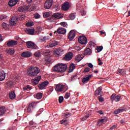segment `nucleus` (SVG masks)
<instances>
[{"instance_id":"25","label":"nucleus","mask_w":130,"mask_h":130,"mask_svg":"<svg viewBox=\"0 0 130 130\" xmlns=\"http://www.w3.org/2000/svg\"><path fill=\"white\" fill-rule=\"evenodd\" d=\"M126 71H125L123 69H118L117 70V74L118 75H120V76H124L125 75V73Z\"/></svg>"},{"instance_id":"26","label":"nucleus","mask_w":130,"mask_h":130,"mask_svg":"<svg viewBox=\"0 0 130 130\" xmlns=\"http://www.w3.org/2000/svg\"><path fill=\"white\" fill-rule=\"evenodd\" d=\"M17 3H18V0H10L8 5L10 7H14L17 5Z\"/></svg>"},{"instance_id":"18","label":"nucleus","mask_w":130,"mask_h":130,"mask_svg":"<svg viewBox=\"0 0 130 130\" xmlns=\"http://www.w3.org/2000/svg\"><path fill=\"white\" fill-rule=\"evenodd\" d=\"M11 26H15L17 24V18L13 17L9 21Z\"/></svg>"},{"instance_id":"42","label":"nucleus","mask_w":130,"mask_h":130,"mask_svg":"<svg viewBox=\"0 0 130 130\" xmlns=\"http://www.w3.org/2000/svg\"><path fill=\"white\" fill-rule=\"evenodd\" d=\"M2 27L4 28V29H7V28H9V24H7L6 23L3 22L2 23Z\"/></svg>"},{"instance_id":"32","label":"nucleus","mask_w":130,"mask_h":130,"mask_svg":"<svg viewBox=\"0 0 130 130\" xmlns=\"http://www.w3.org/2000/svg\"><path fill=\"white\" fill-rule=\"evenodd\" d=\"M5 112H6V108L4 106L0 107V115L3 116L5 114Z\"/></svg>"},{"instance_id":"11","label":"nucleus","mask_w":130,"mask_h":130,"mask_svg":"<svg viewBox=\"0 0 130 130\" xmlns=\"http://www.w3.org/2000/svg\"><path fill=\"white\" fill-rule=\"evenodd\" d=\"M26 32L28 35H34L35 34V29L33 27L27 28Z\"/></svg>"},{"instance_id":"28","label":"nucleus","mask_w":130,"mask_h":130,"mask_svg":"<svg viewBox=\"0 0 130 130\" xmlns=\"http://www.w3.org/2000/svg\"><path fill=\"white\" fill-rule=\"evenodd\" d=\"M35 98L38 99V100L41 99L42 98V96H43V93H38L37 94H34Z\"/></svg>"},{"instance_id":"12","label":"nucleus","mask_w":130,"mask_h":130,"mask_svg":"<svg viewBox=\"0 0 130 130\" xmlns=\"http://www.w3.org/2000/svg\"><path fill=\"white\" fill-rule=\"evenodd\" d=\"M76 36V32L74 31V30H72L70 31L69 35H68V38L70 41L73 40L74 38H75V37Z\"/></svg>"},{"instance_id":"2","label":"nucleus","mask_w":130,"mask_h":130,"mask_svg":"<svg viewBox=\"0 0 130 130\" xmlns=\"http://www.w3.org/2000/svg\"><path fill=\"white\" fill-rule=\"evenodd\" d=\"M40 73V69L38 67H32L28 70V75L30 77H35Z\"/></svg>"},{"instance_id":"39","label":"nucleus","mask_w":130,"mask_h":130,"mask_svg":"<svg viewBox=\"0 0 130 130\" xmlns=\"http://www.w3.org/2000/svg\"><path fill=\"white\" fill-rule=\"evenodd\" d=\"M32 89V87L30 85H27L26 86L23 87L24 91H30Z\"/></svg>"},{"instance_id":"5","label":"nucleus","mask_w":130,"mask_h":130,"mask_svg":"<svg viewBox=\"0 0 130 130\" xmlns=\"http://www.w3.org/2000/svg\"><path fill=\"white\" fill-rule=\"evenodd\" d=\"M78 42L81 44H87L88 40L85 36H81L78 38Z\"/></svg>"},{"instance_id":"58","label":"nucleus","mask_w":130,"mask_h":130,"mask_svg":"<svg viewBox=\"0 0 130 130\" xmlns=\"http://www.w3.org/2000/svg\"><path fill=\"white\" fill-rule=\"evenodd\" d=\"M6 18H8V17H7L6 15L0 16V20H4V19H6Z\"/></svg>"},{"instance_id":"55","label":"nucleus","mask_w":130,"mask_h":130,"mask_svg":"<svg viewBox=\"0 0 130 130\" xmlns=\"http://www.w3.org/2000/svg\"><path fill=\"white\" fill-rule=\"evenodd\" d=\"M98 61H99V66H102V64H103V62H102V60L101 59L99 58Z\"/></svg>"},{"instance_id":"10","label":"nucleus","mask_w":130,"mask_h":130,"mask_svg":"<svg viewBox=\"0 0 130 130\" xmlns=\"http://www.w3.org/2000/svg\"><path fill=\"white\" fill-rule=\"evenodd\" d=\"M58 33V34H66L67 29L64 28L59 27L57 29V31L54 32V34Z\"/></svg>"},{"instance_id":"15","label":"nucleus","mask_w":130,"mask_h":130,"mask_svg":"<svg viewBox=\"0 0 130 130\" xmlns=\"http://www.w3.org/2000/svg\"><path fill=\"white\" fill-rule=\"evenodd\" d=\"M73 58V53L69 52L67 54H66L64 57V60H71Z\"/></svg>"},{"instance_id":"9","label":"nucleus","mask_w":130,"mask_h":130,"mask_svg":"<svg viewBox=\"0 0 130 130\" xmlns=\"http://www.w3.org/2000/svg\"><path fill=\"white\" fill-rule=\"evenodd\" d=\"M64 85L63 84H58L56 85L55 90L57 92H62V91L64 90Z\"/></svg>"},{"instance_id":"33","label":"nucleus","mask_w":130,"mask_h":130,"mask_svg":"<svg viewBox=\"0 0 130 130\" xmlns=\"http://www.w3.org/2000/svg\"><path fill=\"white\" fill-rule=\"evenodd\" d=\"M58 44V42L56 41H52L50 44H49V46L50 47H54V46H56Z\"/></svg>"},{"instance_id":"6","label":"nucleus","mask_w":130,"mask_h":130,"mask_svg":"<svg viewBox=\"0 0 130 130\" xmlns=\"http://www.w3.org/2000/svg\"><path fill=\"white\" fill-rule=\"evenodd\" d=\"M52 4H53V0H47L45 2L44 8L47 10H49L52 6Z\"/></svg>"},{"instance_id":"46","label":"nucleus","mask_w":130,"mask_h":130,"mask_svg":"<svg viewBox=\"0 0 130 130\" xmlns=\"http://www.w3.org/2000/svg\"><path fill=\"white\" fill-rule=\"evenodd\" d=\"M34 25V23L33 22H28L26 24V26L27 27H32Z\"/></svg>"},{"instance_id":"35","label":"nucleus","mask_w":130,"mask_h":130,"mask_svg":"<svg viewBox=\"0 0 130 130\" xmlns=\"http://www.w3.org/2000/svg\"><path fill=\"white\" fill-rule=\"evenodd\" d=\"M106 122V119H100V120L98 122V125L100 126L103 123H105Z\"/></svg>"},{"instance_id":"21","label":"nucleus","mask_w":130,"mask_h":130,"mask_svg":"<svg viewBox=\"0 0 130 130\" xmlns=\"http://www.w3.org/2000/svg\"><path fill=\"white\" fill-rule=\"evenodd\" d=\"M92 53V50H91L89 48H87L84 50V56L85 55H91V54Z\"/></svg>"},{"instance_id":"36","label":"nucleus","mask_w":130,"mask_h":130,"mask_svg":"<svg viewBox=\"0 0 130 130\" xmlns=\"http://www.w3.org/2000/svg\"><path fill=\"white\" fill-rule=\"evenodd\" d=\"M61 124H63L64 125H68V123H69V121L67 119H63L60 121Z\"/></svg>"},{"instance_id":"24","label":"nucleus","mask_w":130,"mask_h":130,"mask_svg":"<svg viewBox=\"0 0 130 130\" xmlns=\"http://www.w3.org/2000/svg\"><path fill=\"white\" fill-rule=\"evenodd\" d=\"M6 79V73L5 71H0V81H4Z\"/></svg>"},{"instance_id":"34","label":"nucleus","mask_w":130,"mask_h":130,"mask_svg":"<svg viewBox=\"0 0 130 130\" xmlns=\"http://www.w3.org/2000/svg\"><path fill=\"white\" fill-rule=\"evenodd\" d=\"M124 111V109H117L114 111V114H119V113H121V112H123Z\"/></svg>"},{"instance_id":"63","label":"nucleus","mask_w":130,"mask_h":130,"mask_svg":"<svg viewBox=\"0 0 130 130\" xmlns=\"http://www.w3.org/2000/svg\"><path fill=\"white\" fill-rule=\"evenodd\" d=\"M39 112H40V113H42V112H43V108L40 109Z\"/></svg>"},{"instance_id":"56","label":"nucleus","mask_w":130,"mask_h":130,"mask_svg":"<svg viewBox=\"0 0 130 130\" xmlns=\"http://www.w3.org/2000/svg\"><path fill=\"white\" fill-rule=\"evenodd\" d=\"M60 25H61V26H62L63 27H67V22H62L60 23Z\"/></svg>"},{"instance_id":"13","label":"nucleus","mask_w":130,"mask_h":130,"mask_svg":"<svg viewBox=\"0 0 130 130\" xmlns=\"http://www.w3.org/2000/svg\"><path fill=\"white\" fill-rule=\"evenodd\" d=\"M40 80H41V76H40L32 79L31 82L34 86H36V85L39 83Z\"/></svg>"},{"instance_id":"50","label":"nucleus","mask_w":130,"mask_h":130,"mask_svg":"<svg viewBox=\"0 0 130 130\" xmlns=\"http://www.w3.org/2000/svg\"><path fill=\"white\" fill-rule=\"evenodd\" d=\"M90 71H91V69H90V68H89L88 67L86 68L84 71H83V73H89V72H90Z\"/></svg>"},{"instance_id":"51","label":"nucleus","mask_w":130,"mask_h":130,"mask_svg":"<svg viewBox=\"0 0 130 130\" xmlns=\"http://www.w3.org/2000/svg\"><path fill=\"white\" fill-rule=\"evenodd\" d=\"M59 103H62L63 101V96H60L59 97Z\"/></svg>"},{"instance_id":"23","label":"nucleus","mask_w":130,"mask_h":130,"mask_svg":"<svg viewBox=\"0 0 130 130\" xmlns=\"http://www.w3.org/2000/svg\"><path fill=\"white\" fill-rule=\"evenodd\" d=\"M31 55L32 54L30 52L26 51L23 52L21 54V56H22V57H30V56H31Z\"/></svg>"},{"instance_id":"4","label":"nucleus","mask_w":130,"mask_h":130,"mask_svg":"<svg viewBox=\"0 0 130 130\" xmlns=\"http://www.w3.org/2000/svg\"><path fill=\"white\" fill-rule=\"evenodd\" d=\"M36 105H37V103L35 102H31L25 110H26L27 112H32L36 107Z\"/></svg>"},{"instance_id":"7","label":"nucleus","mask_w":130,"mask_h":130,"mask_svg":"<svg viewBox=\"0 0 130 130\" xmlns=\"http://www.w3.org/2000/svg\"><path fill=\"white\" fill-rule=\"evenodd\" d=\"M26 46L28 48H31L32 49H37V46L35 43L31 41H28L26 42Z\"/></svg>"},{"instance_id":"22","label":"nucleus","mask_w":130,"mask_h":130,"mask_svg":"<svg viewBox=\"0 0 130 130\" xmlns=\"http://www.w3.org/2000/svg\"><path fill=\"white\" fill-rule=\"evenodd\" d=\"M52 18L54 20L55 19H61V15L58 13H54L52 15Z\"/></svg>"},{"instance_id":"38","label":"nucleus","mask_w":130,"mask_h":130,"mask_svg":"<svg viewBox=\"0 0 130 130\" xmlns=\"http://www.w3.org/2000/svg\"><path fill=\"white\" fill-rule=\"evenodd\" d=\"M120 98H121V96L120 95V94L116 95L115 96V100H114V101H115V102H118L119 100H120Z\"/></svg>"},{"instance_id":"53","label":"nucleus","mask_w":130,"mask_h":130,"mask_svg":"<svg viewBox=\"0 0 130 130\" xmlns=\"http://www.w3.org/2000/svg\"><path fill=\"white\" fill-rule=\"evenodd\" d=\"M82 48L80 46H75L74 47V49H75V50H77V51H80V50H81V49H82Z\"/></svg>"},{"instance_id":"45","label":"nucleus","mask_w":130,"mask_h":130,"mask_svg":"<svg viewBox=\"0 0 130 130\" xmlns=\"http://www.w3.org/2000/svg\"><path fill=\"white\" fill-rule=\"evenodd\" d=\"M69 18L71 20H74L76 18V15L74 13H72L69 15Z\"/></svg>"},{"instance_id":"59","label":"nucleus","mask_w":130,"mask_h":130,"mask_svg":"<svg viewBox=\"0 0 130 130\" xmlns=\"http://www.w3.org/2000/svg\"><path fill=\"white\" fill-rule=\"evenodd\" d=\"M77 75L75 74L74 75H73L72 76L71 81H73V80H76L77 79Z\"/></svg>"},{"instance_id":"48","label":"nucleus","mask_w":130,"mask_h":130,"mask_svg":"<svg viewBox=\"0 0 130 130\" xmlns=\"http://www.w3.org/2000/svg\"><path fill=\"white\" fill-rule=\"evenodd\" d=\"M71 96V93L69 92H66L65 94L64 98L65 99H69L70 97Z\"/></svg>"},{"instance_id":"57","label":"nucleus","mask_w":130,"mask_h":130,"mask_svg":"<svg viewBox=\"0 0 130 130\" xmlns=\"http://www.w3.org/2000/svg\"><path fill=\"white\" fill-rule=\"evenodd\" d=\"M90 117V115L89 114H86L85 115V116H84L83 118H82V120H86V119H87V118H88V117Z\"/></svg>"},{"instance_id":"31","label":"nucleus","mask_w":130,"mask_h":130,"mask_svg":"<svg viewBox=\"0 0 130 130\" xmlns=\"http://www.w3.org/2000/svg\"><path fill=\"white\" fill-rule=\"evenodd\" d=\"M76 69V66H75V64L72 63L69 66V73H72L73 71H74Z\"/></svg>"},{"instance_id":"52","label":"nucleus","mask_w":130,"mask_h":130,"mask_svg":"<svg viewBox=\"0 0 130 130\" xmlns=\"http://www.w3.org/2000/svg\"><path fill=\"white\" fill-rule=\"evenodd\" d=\"M99 101L100 102H103V101H104V98H102V95L99 96Z\"/></svg>"},{"instance_id":"49","label":"nucleus","mask_w":130,"mask_h":130,"mask_svg":"<svg viewBox=\"0 0 130 130\" xmlns=\"http://www.w3.org/2000/svg\"><path fill=\"white\" fill-rule=\"evenodd\" d=\"M71 115H72V113H70L69 112H67L64 114V117H67V118L71 116Z\"/></svg>"},{"instance_id":"8","label":"nucleus","mask_w":130,"mask_h":130,"mask_svg":"<svg viewBox=\"0 0 130 130\" xmlns=\"http://www.w3.org/2000/svg\"><path fill=\"white\" fill-rule=\"evenodd\" d=\"M49 83L47 81H45L42 82L41 84L38 85V88L40 90H44L45 89V87H46Z\"/></svg>"},{"instance_id":"14","label":"nucleus","mask_w":130,"mask_h":130,"mask_svg":"<svg viewBox=\"0 0 130 130\" xmlns=\"http://www.w3.org/2000/svg\"><path fill=\"white\" fill-rule=\"evenodd\" d=\"M92 78V75H87L85 76L84 78L82 79V83L83 84H86V83H88L89 81H90V79Z\"/></svg>"},{"instance_id":"43","label":"nucleus","mask_w":130,"mask_h":130,"mask_svg":"<svg viewBox=\"0 0 130 130\" xmlns=\"http://www.w3.org/2000/svg\"><path fill=\"white\" fill-rule=\"evenodd\" d=\"M35 56H36V57H41V53L39 51L36 52L35 53Z\"/></svg>"},{"instance_id":"27","label":"nucleus","mask_w":130,"mask_h":130,"mask_svg":"<svg viewBox=\"0 0 130 130\" xmlns=\"http://www.w3.org/2000/svg\"><path fill=\"white\" fill-rule=\"evenodd\" d=\"M9 98L12 100H14L16 98V93L14 91H12L9 93Z\"/></svg>"},{"instance_id":"62","label":"nucleus","mask_w":130,"mask_h":130,"mask_svg":"<svg viewBox=\"0 0 130 130\" xmlns=\"http://www.w3.org/2000/svg\"><path fill=\"white\" fill-rule=\"evenodd\" d=\"M88 67L90 69H93V68H94V66H93L92 64L91 63H88Z\"/></svg>"},{"instance_id":"1","label":"nucleus","mask_w":130,"mask_h":130,"mask_svg":"<svg viewBox=\"0 0 130 130\" xmlns=\"http://www.w3.org/2000/svg\"><path fill=\"white\" fill-rule=\"evenodd\" d=\"M67 68L68 66L66 64L59 63L53 67V70L54 72H57V73H64L67 71Z\"/></svg>"},{"instance_id":"64","label":"nucleus","mask_w":130,"mask_h":130,"mask_svg":"<svg viewBox=\"0 0 130 130\" xmlns=\"http://www.w3.org/2000/svg\"><path fill=\"white\" fill-rule=\"evenodd\" d=\"M28 4H31L32 2H33V0H26Z\"/></svg>"},{"instance_id":"61","label":"nucleus","mask_w":130,"mask_h":130,"mask_svg":"<svg viewBox=\"0 0 130 130\" xmlns=\"http://www.w3.org/2000/svg\"><path fill=\"white\" fill-rule=\"evenodd\" d=\"M97 113H99L100 114H101V115H102V114H103L104 113V112H103V111L102 110H100V111H98Z\"/></svg>"},{"instance_id":"3","label":"nucleus","mask_w":130,"mask_h":130,"mask_svg":"<svg viewBox=\"0 0 130 130\" xmlns=\"http://www.w3.org/2000/svg\"><path fill=\"white\" fill-rule=\"evenodd\" d=\"M32 8V6H21L18 8V12H20V13H26L27 11H29V12H31L32 11L31 8Z\"/></svg>"},{"instance_id":"37","label":"nucleus","mask_w":130,"mask_h":130,"mask_svg":"<svg viewBox=\"0 0 130 130\" xmlns=\"http://www.w3.org/2000/svg\"><path fill=\"white\" fill-rule=\"evenodd\" d=\"M7 53L11 54V55H13L15 53V50L13 49H8L7 50Z\"/></svg>"},{"instance_id":"20","label":"nucleus","mask_w":130,"mask_h":130,"mask_svg":"<svg viewBox=\"0 0 130 130\" xmlns=\"http://www.w3.org/2000/svg\"><path fill=\"white\" fill-rule=\"evenodd\" d=\"M102 93V87L101 86L98 88L94 92L95 96H98L101 95Z\"/></svg>"},{"instance_id":"40","label":"nucleus","mask_w":130,"mask_h":130,"mask_svg":"<svg viewBox=\"0 0 130 130\" xmlns=\"http://www.w3.org/2000/svg\"><path fill=\"white\" fill-rule=\"evenodd\" d=\"M44 18H48L50 16V13L49 12H45L43 14Z\"/></svg>"},{"instance_id":"44","label":"nucleus","mask_w":130,"mask_h":130,"mask_svg":"<svg viewBox=\"0 0 130 130\" xmlns=\"http://www.w3.org/2000/svg\"><path fill=\"white\" fill-rule=\"evenodd\" d=\"M103 49V46H98L96 47V50L98 51V52H100L101 51H102V50Z\"/></svg>"},{"instance_id":"29","label":"nucleus","mask_w":130,"mask_h":130,"mask_svg":"<svg viewBox=\"0 0 130 130\" xmlns=\"http://www.w3.org/2000/svg\"><path fill=\"white\" fill-rule=\"evenodd\" d=\"M51 53H52V52L49 50H46L43 52L44 55L49 57L50 56V55H51Z\"/></svg>"},{"instance_id":"30","label":"nucleus","mask_w":130,"mask_h":130,"mask_svg":"<svg viewBox=\"0 0 130 130\" xmlns=\"http://www.w3.org/2000/svg\"><path fill=\"white\" fill-rule=\"evenodd\" d=\"M8 88H12L15 86V82L10 81L7 83Z\"/></svg>"},{"instance_id":"47","label":"nucleus","mask_w":130,"mask_h":130,"mask_svg":"<svg viewBox=\"0 0 130 130\" xmlns=\"http://www.w3.org/2000/svg\"><path fill=\"white\" fill-rule=\"evenodd\" d=\"M115 96H116V94L115 93H113L110 97V100L111 101H114L115 100Z\"/></svg>"},{"instance_id":"60","label":"nucleus","mask_w":130,"mask_h":130,"mask_svg":"<svg viewBox=\"0 0 130 130\" xmlns=\"http://www.w3.org/2000/svg\"><path fill=\"white\" fill-rule=\"evenodd\" d=\"M116 127H117V124L113 125L112 127H110V129H114V128H116Z\"/></svg>"},{"instance_id":"17","label":"nucleus","mask_w":130,"mask_h":130,"mask_svg":"<svg viewBox=\"0 0 130 130\" xmlns=\"http://www.w3.org/2000/svg\"><path fill=\"white\" fill-rule=\"evenodd\" d=\"M63 11H68L70 9V3L69 2L64 3L61 6Z\"/></svg>"},{"instance_id":"16","label":"nucleus","mask_w":130,"mask_h":130,"mask_svg":"<svg viewBox=\"0 0 130 130\" xmlns=\"http://www.w3.org/2000/svg\"><path fill=\"white\" fill-rule=\"evenodd\" d=\"M18 44V41L15 40H11L7 42V45L9 47H11L12 46H15V45H17Z\"/></svg>"},{"instance_id":"41","label":"nucleus","mask_w":130,"mask_h":130,"mask_svg":"<svg viewBox=\"0 0 130 130\" xmlns=\"http://www.w3.org/2000/svg\"><path fill=\"white\" fill-rule=\"evenodd\" d=\"M26 18V16L25 15H20L19 17H18L19 20L20 21H23L25 18Z\"/></svg>"},{"instance_id":"54","label":"nucleus","mask_w":130,"mask_h":130,"mask_svg":"<svg viewBox=\"0 0 130 130\" xmlns=\"http://www.w3.org/2000/svg\"><path fill=\"white\" fill-rule=\"evenodd\" d=\"M35 19H39L40 18V14L38 13H36L35 14Z\"/></svg>"},{"instance_id":"19","label":"nucleus","mask_w":130,"mask_h":130,"mask_svg":"<svg viewBox=\"0 0 130 130\" xmlns=\"http://www.w3.org/2000/svg\"><path fill=\"white\" fill-rule=\"evenodd\" d=\"M84 54H78L75 58L76 61H77V62H80L81 59L84 58Z\"/></svg>"}]
</instances>
